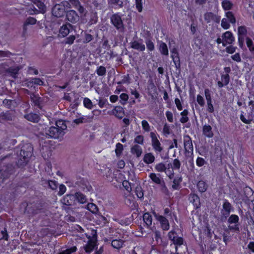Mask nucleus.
I'll return each mask as SVG.
<instances>
[{
    "instance_id": "obj_24",
    "label": "nucleus",
    "mask_w": 254,
    "mask_h": 254,
    "mask_svg": "<svg viewBox=\"0 0 254 254\" xmlns=\"http://www.w3.org/2000/svg\"><path fill=\"white\" fill-rule=\"evenodd\" d=\"M75 197L72 194H66L61 200L64 205L71 206L74 204Z\"/></svg>"
},
{
    "instance_id": "obj_21",
    "label": "nucleus",
    "mask_w": 254,
    "mask_h": 254,
    "mask_svg": "<svg viewBox=\"0 0 254 254\" xmlns=\"http://www.w3.org/2000/svg\"><path fill=\"white\" fill-rule=\"evenodd\" d=\"M189 199L190 202L193 205L195 209L200 207V198L197 194L191 193L189 195Z\"/></svg>"
},
{
    "instance_id": "obj_9",
    "label": "nucleus",
    "mask_w": 254,
    "mask_h": 254,
    "mask_svg": "<svg viewBox=\"0 0 254 254\" xmlns=\"http://www.w3.org/2000/svg\"><path fill=\"white\" fill-rule=\"evenodd\" d=\"M153 214L156 219L160 223L161 228L164 231H167L170 228V224L168 220L164 216L153 212Z\"/></svg>"
},
{
    "instance_id": "obj_56",
    "label": "nucleus",
    "mask_w": 254,
    "mask_h": 254,
    "mask_svg": "<svg viewBox=\"0 0 254 254\" xmlns=\"http://www.w3.org/2000/svg\"><path fill=\"white\" fill-rule=\"evenodd\" d=\"M108 4L112 5H117L119 8L123 7V2L120 0H108Z\"/></svg>"
},
{
    "instance_id": "obj_57",
    "label": "nucleus",
    "mask_w": 254,
    "mask_h": 254,
    "mask_svg": "<svg viewBox=\"0 0 254 254\" xmlns=\"http://www.w3.org/2000/svg\"><path fill=\"white\" fill-rule=\"evenodd\" d=\"M181 166V162L178 159L176 158L173 160L172 163V168L174 169V170H179L180 169Z\"/></svg>"
},
{
    "instance_id": "obj_53",
    "label": "nucleus",
    "mask_w": 254,
    "mask_h": 254,
    "mask_svg": "<svg viewBox=\"0 0 254 254\" xmlns=\"http://www.w3.org/2000/svg\"><path fill=\"white\" fill-rule=\"evenodd\" d=\"M135 193L138 198L140 199L143 198L144 193L141 187H137L135 190Z\"/></svg>"
},
{
    "instance_id": "obj_23",
    "label": "nucleus",
    "mask_w": 254,
    "mask_h": 254,
    "mask_svg": "<svg viewBox=\"0 0 254 254\" xmlns=\"http://www.w3.org/2000/svg\"><path fill=\"white\" fill-rule=\"evenodd\" d=\"M112 114L116 118L122 119L125 116V111L122 106H117L112 110Z\"/></svg>"
},
{
    "instance_id": "obj_11",
    "label": "nucleus",
    "mask_w": 254,
    "mask_h": 254,
    "mask_svg": "<svg viewBox=\"0 0 254 254\" xmlns=\"http://www.w3.org/2000/svg\"><path fill=\"white\" fill-rule=\"evenodd\" d=\"M204 19L207 23L211 22L219 23L220 21V16L212 12H206L204 14Z\"/></svg>"
},
{
    "instance_id": "obj_61",
    "label": "nucleus",
    "mask_w": 254,
    "mask_h": 254,
    "mask_svg": "<svg viewBox=\"0 0 254 254\" xmlns=\"http://www.w3.org/2000/svg\"><path fill=\"white\" fill-rule=\"evenodd\" d=\"M141 125L143 129L146 131L148 132L150 130V127L148 122L145 120L141 121Z\"/></svg>"
},
{
    "instance_id": "obj_42",
    "label": "nucleus",
    "mask_w": 254,
    "mask_h": 254,
    "mask_svg": "<svg viewBox=\"0 0 254 254\" xmlns=\"http://www.w3.org/2000/svg\"><path fill=\"white\" fill-rule=\"evenodd\" d=\"M75 197L78 201L81 204H84L87 202V198L86 196L81 192H76Z\"/></svg>"
},
{
    "instance_id": "obj_59",
    "label": "nucleus",
    "mask_w": 254,
    "mask_h": 254,
    "mask_svg": "<svg viewBox=\"0 0 254 254\" xmlns=\"http://www.w3.org/2000/svg\"><path fill=\"white\" fill-rule=\"evenodd\" d=\"M116 148L115 150L116 154L117 156L120 155L124 149L123 145L120 143H118L116 145Z\"/></svg>"
},
{
    "instance_id": "obj_27",
    "label": "nucleus",
    "mask_w": 254,
    "mask_h": 254,
    "mask_svg": "<svg viewBox=\"0 0 254 254\" xmlns=\"http://www.w3.org/2000/svg\"><path fill=\"white\" fill-rule=\"evenodd\" d=\"M203 134L208 138L213 136L214 133L212 130V127L209 125H205L202 127Z\"/></svg>"
},
{
    "instance_id": "obj_41",
    "label": "nucleus",
    "mask_w": 254,
    "mask_h": 254,
    "mask_svg": "<svg viewBox=\"0 0 254 254\" xmlns=\"http://www.w3.org/2000/svg\"><path fill=\"white\" fill-rule=\"evenodd\" d=\"M189 111L187 109L184 110L181 112L180 115L182 116L180 119V122L182 124H185L188 122L189 120L188 117Z\"/></svg>"
},
{
    "instance_id": "obj_29",
    "label": "nucleus",
    "mask_w": 254,
    "mask_h": 254,
    "mask_svg": "<svg viewBox=\"0 0 254 254\" xmlns=\"http://www.w3.org/2000/svg\"><path fill=\"white\" fill-rule=\"evenodd\" d=\"M125 241L121 239H114L111 241V246L116 249L120 250L123 248Z\"/></svg>"
},
{
    "instance_id": "obj_37",
    "label": "nucleus",
    "mask_w": 254,
    "mask_h": 254,
    "mask_svg": "<svg viewBox=\"0 0 254 254\" xmlns=\"http://www.w3.org/2000/svg\"><path fill=\"white\" fill-rule=\"evenodd\" d=\"M182 182V178L181 177H175L173 181V184L172 185V188L174 190H179L180 188V184Z\"/></svg>"
},
{
    "instance_id": "obj_47",
    "label": "nucleus",
    "mask_w": 254,
    "mask_h": 254,
    "mask_svg": "<svg viewBox=\"0 0 254 254\" xmlns=\"http://www.w3.org/2000/svg\"><path fill=\"white\" fill-rule=\"evenodd\" d=\"M77 251L76 246H72L60 252L58 254H72Z\"/></svg>"
},
{
    "instance_id": "obj_40",
    "label": "nucleus",
    "mask_w": 254,
    "mask_h": 254,
    "mask_svg": "<svg viewBox=\"0 0 254 254\" xmlns=\"http://www.w3.org/2000/svg\"><path fill=\"white\" fill-rule=\"evenodd\" d=\"M25 117L27 120L34 123L38 122L40 119L39 115L35 113H30L26 115Z\"/></svg>"
},
{
    "instance_id": "obj_33",
    "label": "nucleus",
    "mask_w": 254,
    "mask_h": 254,
    "mask_svg": "<svg viewBox=\"0 0 254 254\" xmlns=\"http://www.w3.org/2000/svg\"><path fill=\"white\" fill-rule=\"evenodd\" d=\"M112 235L115 239H122L124 238L125 232L122 229H116L115 231H112Z\"/></svg>"
},
{
    "instance_id": "obj_60",
    "label": "nucleus",
    "mask_w": 254,
    "mask_h": 254,
    "mask_svg": "<svg viewBox=\"0 0 254 254\" xmlns=\"http://www.w3.org/2000/svg\"><path fill=\"white\" fill-rule=\"evenodd\" d=\"M135 8L139 12L142 11V0H135Z\"/></svg>"
},
{
    "instance_id": "obj_18",
    "label": "nucleus",
    "mask_w": 254,
    "mask_h": 254,
    "mask_svg": "<svg viewBox=\"0 0 254 254\" xmlns=\"http://www.w3.org/2000/svg\"><path fill=\"white\" fill-rule=\"evenodd\" d=\"M222 45L225 47L227 44H232L235 41L234 37L231 31L225 32L222 36Z\"/></svg>"
},
{
    "instance_id": "obj_63",
    "label": "nucleus",
    "mask_w": 254,
    "mask_h": 254,
    "mask_svg": "<svg viewBox=\"0 0 254 254\" xmlns=\"http://www.w3.org/2000/svg\"><path fill=\"white\" fill-rule=\"evenodd\" d=\"M221 25L224 29H228L230 27L229 21L225 18L222 19Z\"/></svg>"
},
{
    "instance_id": "obj_44",
    "label": "nucleus",
    "mask_w": 254,
    "mask_h": 254,
    "mask_svg": "<svg viewBox=\"0 0 254 254\" xmlns=\"http://www.w3.org/2000/svg\"><path fill=\"white\" fill-rule=\"evenodd\" d=\"M86 208L93 214H96L98 212L97 206L93 203H88L87 204Z\"/></svg>"
},
{
    "instance_id": "obj_25",
    "label": "nucleus",
    "mask_w": 254,
    "mask_h": 254,
    "mask_svg": "<svg viewBox=\"0 0 254 254\" xmlns=\"http://www.w3.org/2000/svg\"><path fill=\"white\" fill-rule=\"evenodd\" d=\"M30 98L31 102L34 106L40 109H42V99L38 94L33 93L31 95Z\"/></svg>"
},
{
    "instance_id": "obj_7",
    "label": "nucleus",
    "mask_w": 254,
    "mask_h": 254,
    "mask_svg": "<svg viewBox=\"0 0 254 254\" xmlns=\"http://www.w3.org/2000/svg\"><path fill=\"white\" fill-rule=\"evenodd\" d=\"M13 172L12 166L9 164L2 166V162H0V180L3 181L8 179Z\"/></svg>"
},
{
    "instance_id": "obj_3",
    "label": "nucleus",
    "mask_w": 254,
    "mask_h": 254,
    "mask_svg": "<svg viewBox=\"0 0 254 254\" xmlns=\"http://www.w3.org/2000/svg\"><path fill=\"white\" fill-rule=\"evenodd\" d=\"M25 203L26 206L25 208V213L32 216L38 214L44 206V203L41 201L33 202L30 203L25 202Z\"/></svg>"
},
{
    "instance_id": "obj_13",
    "label": "nucleus",
    "mask_w": 254,
    "mask_h": 254,
    "mask_svg": "<svg viewBox=\"0 0 254 254\" xmlns=\"http://www.w3.org/2000/svg\"><path fill=\"white\" fill-rule=\"evenodd\" d=\"M73 30V26L68 23L64 24L60 28L59 35L62 37H65Z\"/></svg>"
},
{
    "instance_id": "obj_34",
    "label": "nucleus",
    "mask_w": 254,
    "mask_h": 254,
    "mask_svg": "<svg viewBox=\"0 0 254 254\" xmlns=\"http://www.w3.org/2000/svg\"><path fill=\"white\" fill-rule=\"evenodd\" d=\"M130 150L131 153L136 155L137 157H139L142 152L141 147L137 144L133 145L131 147Z\"/></svg>"
},
{
    "instance_id": "obj_45",
    "label": "nucleus",
    "mask_w": 254,
    "mask_h": 254,
    "mask_svg": "<svg viewBox=\"0 0 254 254\" xmlns=\"http://www.w3.org/2000/svg\"><path fill=\"white\" fill-rule=\"evenodd\" d=\"M225 16L230 23H231L232 24H235L236 23V20L235 17L232 11H229L226 12Z\"/></svg>"
},
{
    "instance_id": "obj_64",
    "label": "nucleus",
    "mask_w": 254,
    "mask_h": 254,
    "mask_svg": "<svg viewBox=\"0 0 254 254\" xmlns=\"http://www.w3.org/2000/svg\"><path fill=\"white\" fill-rule=\"evenodd\" d=\"M36 19L32 17H28L25 21V25H34L36 23Z\"/></svg>"
},
{
    "instance_id": "obj_38",
    "label": "nucleus",
    "mask_w": 254,
    "mask_h": 254,
    "mask_svg": "<svg viewBox=\"0 0 254 254\" xmlns=\"http://www.w3.org/2000/svg\"><path fill=\"white\" fill-rule=\"evenodd\" d=\"M19 70V69L17 67H10L6 69V72L8 75H10L12 77L16 78L18 73Z\"/></svg>"
},
{
    "instance_id": "obj_20",
    "label": "nucleus",
    "mask_w": 254,
    "mask_h": 254,
    "mask_svg": "<svg viewBox=\"0 0 254 254\" xmlns=\"http://www.w3.org/2000/svg\"><path fill=\"white\" fill-rule=\"evenodd\" d=\"M149 177L154 184L163 186L165 188H166L165 182L163 179L161 178V175L160 174L151 173L149 175Z\"/></svg>"
},
{
    "instance_id": "obj_32",
    "label": "nucleus",
    "mask_w": 254,
    "mask_h": 254,
    "mask_svg": "<svg viewBox=\"0 0 254 254\" xmlns=\"http://www.w3.org/2000/svg\"><path fill=\"white\" fill-rule=\"evenodd\" d=\"M95 246L96 242L89 240L84 247V250L87 253H90L94 249Z\"/></svg>"
},
{
    "instance_id": "obj_10",
    "label": "nucleus",
    "mask_w": 254,
    "mask_h": 254,
    "mask_svg": "<svg viewBox=\"0 0 254 254\" xmlns=\"http://www.w3.org/2000/svg\"><path fill=\"white\" fill-rule=\"evenodd\" d=\"M222 208L221 213L225 218H227L230 215L231 212L233 210V206L227 199H225L222 204Z\"/></svg>"
},
{
    "instance_id": "obj_54",
    "label": "nucleus",
    "mask_w": 254,
    "mask_h": 254,
    "mask_svg": "<svg viewBox=\"0 0 254 254\" xmlns=\"http://www.w3.org/2000/svg\"><path fill=\"white\" fill-rule=\"evenodd\" d=\"M83 105L85 108L88 109H91L93 107L92 102H91V100L88 98H84Z\"/></svg>"
},
{
    "instance_id": "obj_51",
    "label": "nucleus",
    "mask_w": 254,
    "mask_h": 254,
    "mask_svg": "<svg viewBox=\"0 0 254 254\" xmlns=\"http://www.w3.org/2000/svg\"><path fill=\"white\" fill-rule=\"evenodd\" d=\"M120 98L121 104L125 105L127 104L128 99V95L127 93H123L120 95Z\"/></svg>"
},
{
    "instance_id": "obj_16",
    "label": "nucleus",
    "mask_w": 254,
    "mask_h": 254,
    "mask_svg": "<svg viewBox=\"0 0 254 254\" xmlns=\"http://www.w3.org/2000/svg\"><path fill=\"white\" fill-rule=\"evenodd\" d=\"M41 185L44 188L51 189L53 190H56L58 189L59 184L57 181L51 180H41Z\"/></svg>"
},
{
    "instance_id": "obj_30",
    "label": "nucleus",
    "mask_w": 254,
    "mask_h": 254,
    "mask_svg": "<svg viewBox=\"0 0 254 254\" xmlns=\"http://www.w3.org/2000/svg\"><path fill=\"white\" fill-rule=\"evenodd\" d=\"M131 47L135 50L143 52L145 50V45L142 43H139L137 41H133L131 43Z\"/></svg>"
},
{
    "instance_id": "obj_48",
    "label": "nucleus",
    "mask_w": 254,
    "mask_h": 254,
    "mask_svg": "<svg viewBox=\"0 0 254 254\" xmlns=\"http://www.w3.org/2000/svg\"><path fill=\"white\" fill-rule=\"evenodd\" d=\"M156 171L159 172H164L166 170V165L162 162L157 164L155 166Z\"/></svg>"
},
{
    "instance_id": "obj_6",
    "label": "nucleus",
    "mask_w": 254,
    "mask_h": 254,
    "mask_svg": "<svg viewBox=\"0 0 254 254\" xmlns=\"http://www.w3.org/2000/svg\"><path fill=\"white\" fill-rule=\"evenodd\" d=\"M111 24L119 31L124 30V25L120 13L113 14L110 17Z\"/></svg>"
},
{
    "instance_id": "obj_55",
    "label": "nucleus",
    "mask_w": 254,
    "mask_h": 254,
    "mask_svg": "<svg viewBox=\"0 0 254 254\" xmlns=\"http://www.w3.org/2000/svg\"><path fill=\"white\" fill-rule=\"evenodd\" d=\"M174 169L172 168H166V170L164 171L166 176L170 179H172L174 177Z\"/></svg>"
},
{
    "instance_id": "obj_58",
    "label": "nucleus",
    "mask_w": 254,
    "mask_h": 254,
    "mask_svg": "<svg viewBox=\"0 0 254 254\" xmlns=\"http://www.w3.org/2000/svg\"><path fill=\"white\" fill-rule=\"evenodd\" d=\"M240 119L241 121L246 124H250L252 121V119H247L244 116V112L243 111H241V114L240 115Z\"/></svg>"
},
{
    "instance_id": "obj_52",
    "label": "nucleus",
    "mask_w": 254,
    "mask_h": 254,
    "mask_svg": "<svg viewBox=\"0 0 254 254\" xmlns=\"http://www.w3.org/2000/svg\"><path fill=\"white\" fill-rule=\"evenodd\" d=\"M238 36H245L247 35L248 31L245 26H240L238 28Z\"/></svg>"
},
{
    "instance_id": "obj_43",
    "label": "nucleus",
    "mask_w": 254,
    "mask_h": 254,
    "mask_svg": "<svg viewBox=\"0 0 254 254\" xmlns=\"http://www.w3.org/2000/svg\"><path fill=\"white\" fill-rule=\"evenodd\" d=\"M131 83V78L130 77L129 74H127L123 76V78L121 81L117 82V84L121 85L124 84H129Z\"/></svg>"
},
{
    "instance_id": "obj_8",
    "label": "nucleus",
    "mask_w": 254,
    "mask_h": 254,
    "mask_svg": "<svg viewBox=\"0 0 254 254\" xmlns=\"http://www.w3.org/2000/svg\"><path fill=\"white\" fill-rule=\"evenodd\" d=\"M239 217L237 215L232 214L230 215L228 219V223L229 224L228 229L234 232L239 231Z\"/></svg>"
},
{
    "instance_id": "obj_1",
    "label": "nucleus",
    "mask_w": 254,
    "mask_h": 254,
    "mask_svg": "<svg viewBox=\"0 0 254 254\" xmlns=\"http://www.w3.org/2000/svg\"><path fill=\"white\" fill-rule=\"evenodd\" d=\"M56 125L57 127H51L49 128L48 132L46 133L48 137L59 138L64 134V130L66 129V126L63 120H59L56 122Z\"/></svg>"
},
{
    "instance_id": "obj_28",
    "label": "nucleus",
    "mask_w": 254,
    "mask_h": 254,
    "mask_svg": "<svg viewBox=\"0 0 254 254\" xmlns=\"http://www.w3.org/2000/svg\"><path fill=\"white\" fill-rule=\"evenodd\" d=\"M158 50L160 54L165 56L169 55V50L167 44L162 41H161L159 45Z\"/></svg>"
},
{
    "instance_id": "obj_15",
    "label": "nucleus",
    "mask_w": 254,
    "mask_h": 254,
    "mask_svg": "<svg viewBox=\"0 0 254 254\" xmlns=\"http://www.w3.org/2000/svg\"><path fill=\"white\" fill-rule=\"evenodd\" d=\"M148 95L151 98H153L157 93V88L152 79H149L146 88Z\"/></svg>"
},
{
    "instance_id": "obj_5",
    "label": "nucleus",
    "mask_w": 254,
    "mask_h": 254,
    "mask_svg": "<svg viewBox=\"0 0 254 254\" xmlns=\"http://www.w3.org/2000/svg\"><path fill=\"white\" fill-rule=\"evenodd\" d=\"M69 4L67 1H63L59 4H55L52 8V14L57 17H61L63 16L65 13V6Z\"/></svg>"
},
{
    "instance_id": "obj_19",
    "label": "nucleus",
    "mask_w": 254,
    "mask_h": 254,
    "mask_svg": "<svg viewBox=\"0 0 254 254\" xmlns=\"http://www.w3.org/2000/svg\"><path fill=\"white\" fill-rule=\"evenodd\" d=\"M66 19L72 23H76L79 19V17L74 10H69L66 13Z\"/></svg>"
},
{
    "instance_id": "obj_22",
    "label": "nucleus",
    "mask_w": 254,
    "mask_h": 254,
    "mask_svg": "<svg viewBox=\"0 0 254 254\" xmlns=\"http://www.w3.org/2000/svg\"><path fill=\"white\" fill-rule=\"evenodd\" d=\"M221 81H218L217 85L218 88H221L227 85L230 80V77L228 74H221Z\"/></svg>"
},
{
    "instance_id": "obj_17",
    "label": "nucleus",
    "mask_w": 254,
    "mask_h": 254,
    "mask_svg": "<svg viewBox=\"0 0 254 254\" xmlns=\"http://www.w3.org/2000/svg\"><path fill=\"white\" fill-rule=\"evenodd\" d=\"M171 57L172 59L175 66L177 68H180L181 66V62L177 48L174 47L171 50Z\"/></svg>"
},
{
    "instance_id": "obj_50",
    "label": "nucleus",
    "mask_w": 254,
    "mask_h": 254,
    "mask_svg": "<svg viewBox=\"0 0 254 254\" xmlns=\"http://www.w3.org/2000/svg\"><path fill=\"white\" fill-rule=\"evenodd\" d=\"M0 117L2 119L7 120V121H11L12 120V116L9 111H6V112H2L0 114Z\"/></svg>"
},
{
    "instance_id": "obj_35",
    "label": "nucleus",
    "mask_w": 254,
    "mask_h": 254,
    "mask_svg": "<svg viewBox=\"0 0 254 254\" xmlns=\"http://www.w3.org/2000/svg\"><path fill=\"white\" fill-rule=\"evenodd\" d=\"M32 2L36 5L42 13L46 11V7L44 2L40 0H31Z\"/></svg>"
},
{
    "instance_id": "obj_31",
    "label": "nucleus",
    "mask_w": 254,
    "mask_h": 254,
    "mask_svg": "<svg viewBox=\"0 0 254 254\" xmlns=\"http://www.w3.org/2000/svg\"><path fill=\"white\" fill-rule=\"evenodd\" d=\"M221 6L224 11H229L233 8L234 4L229 0H223L221 2Z\"/></svg>"
},
{
    "instance_id": "obj_4",
    "label": "nucleus",
    "mask_w": 254,
    "mask_h": 254,
    "mask_svg": "<svg viewBox=\"0 0 254 254\" xmlns=\"http://www.w3.org/2000/svg\"><path fill=\"white\" fill-rule=\"evenodd\" d=\"M25 146H23L20 152V159L19 163L20 165L25 166L29 161L32 156L33 148L31 145H28L26 149Z\"/></svg>"
},
{
    "instance_id": "obj_46",
    "label": "nucleus",
    "mask_w": 254,
    "mask_h": 254,
    "mask_svg": "<svg viewBox=\"0 0 254 254\" xmlns=\"http://www.w3.org/2000/svg\"><path fill=\"white\" fill-rule=\"evenodd\" d=\"M145 44L147 49L149 52H151L155 50L154 44L150 39H146Z\"/></svg>"
},
{
    "instance_id": "obj_39",
    "label": "nucleus",
    "mask_w": 254,
    "mask_h": 254,
    "mask_svg": "<svg viewBox=\"0 0 254 254\" xmlns=\"http://www.w3.org/2000/svg\"><path fill=\"white\" fill-rule=\"evenodd\" d=\"M197 187L199 192L202 193L206 191L207 189V184L203 181H199L197 184Z\"/></svg>"
},
{
    "instance_id": "obj_62",
    "label": "nucleus",
    "mask_w": 254,
    "mask_h": 254,
    "mask_svg": "<svg viewBox=\"0 0 254 254\" xmlns=\"http://www.w3.org/2000/svg\"><path fill=\"white\" fill-rule=\"evenodd\" d=\"M134 142L142 145L144 142V136L142 135H138L134 139Z\"/></svg>"
},
{
    "instance_id": "obj_36",
    "label": "nucleus",
    "mask_w": 254,
    "mask_h": 254,
    "mask_svg": "<svg viewBox=\"0 0 254 254\" xmlns=\"http://www.w3.org/2000/svg\"><path fill=\"white\" fill-rule=\"evenodd\" d=\"M143 160L146 164H150L154 162L155 157L152 153H147L144 155Z\"/></svg>"
},
{
    "instance_id": "obj_12",
    "label": "nucleus",
    "mask_w": 254,
    "mask_h": 254,
    "mask_svg": "<svg viewBox=\"0 0 254 254\" xmlns=\"http://www.w3.org/2000/svg\"><path fill=\"white\" fill-rule=\"evenodd\" d=\"M150 137L151 138V143L153 148L156 152H161L163 150L161 143L158 139L156 134L154 132H151Z\"/></svg>"
},
{
    "instance_id": "obj_2",
    "label": "nucleus",
    "mask_w": 254,
    "mask_h": 254,
    "mask_svg": "<svg viewBox=\"0 0 254 254\" xmlns=\"http://www.w3.org/2000/svg\"><path fill=\"white\" fill-rule=\"evenodd\" d=\"M168 238L171 241L170 246H174L175 249L177 250V249H182L183 246L186 247L187 249V246L185 242L184 239L182 236H179L178 233L174 230L170 231L168 234Z\"/></svg>"
},
{
    "instance_id": "obj_26",
    "label": "nucleus",
    "mask_w": 254,
    "mask_h": 254,
    "mask_svg": "<svg viewBox=\"0 0 254 254\" xmlns=\"http://www.w3.org/2000/svg\"><path fill=\"white\" fill-rule=\"evenodd\" d=\"M143 221L144 223V226L147 228L152 225V216L149 212H145L143 215Z\"/></svg>"
},
{
    "instance_id": "obj_14",
    "label": "nucleus",
    "mask_w": 254,
    "mask_h": 254,
    "mask_svg": "<svg viewBox=\"0 0 254 254\" xmlns=\"http://www.w3.org/2000/svg\"><path fill=\"white\" fill-rule=\"evenodd\" d=\"M184 145L186 152L193 154V148L191 137L189 135L184 136Z\"/></svg>"
},
{
    "instance_id": "obj_49",
    "label": "nucleus",
    "mask_w": 254,
    "mask_h": 254,
    "mask_svg": "<svg viewBox=\"0 0 254 254\" xmlns=\"http://www.w3.org/2000/svg\"><path fill=\"white\" fill-rule=\"evenodd\" d=\"M96 72L98 75L104 76L106 73V69L104 66L100 65L97 67Z\"/></svg>"
}]
</instances>
